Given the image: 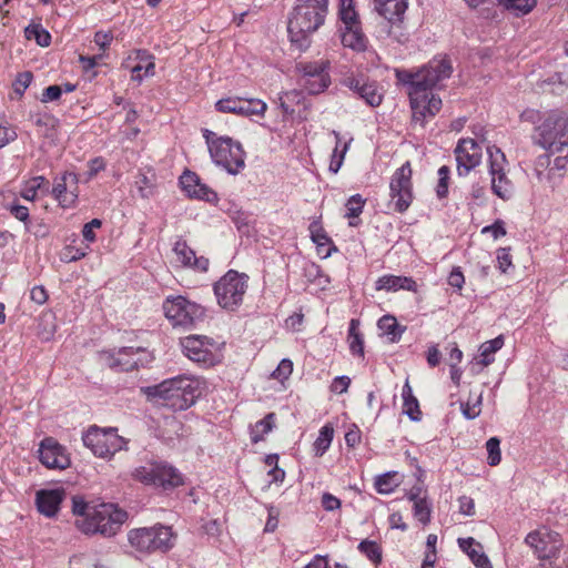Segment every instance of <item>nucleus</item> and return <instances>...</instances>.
<instances>
[{
	"label": "nucleus",
	"instance_id": "obj_1",
	"mask_svg": "<svg viewBox=\"0 0 568 568\" xmlns=\"http://www.w3.org/2000/svg\"><path fill=\"white\" fill-rule=\"evenodd\" d=\"M143 393L153 404L172 410L187 409L200 396L199 382L187 376L165 379L158 385L145 387Z\"/></svg>",
	"mask_w": 568,
	"mask_h": 568
},
{
	"label": "nucleus",
	"instance_id": "obj_2",
	"mask_svg": "<svg viewBox=\"0 0 568 568\" xmlns=\"http://www.w3.org/2000/svg\"><path fill=\"white\" fill-rule=\"evenodd\" d=\"M128 518L125 510L114 504H101L90 508L85 517L78 518L75 526L87 535L114 536Z\"/></svg>",
	"mask_w": 568,
	"mask_h": 568
},
{
	"label": "nucleus",
	"instance_id": "obj_3",
	"mask_svg": "<svg viewBox=\"0 0 568 568\" xmlns=\"http://www.w3.org/2000/svg\"><path fill=\"white\" fill-rule=\"evenodd\" d=\"M320 27V0H300L287 23L292 43L304 50L311 44L310 37Z\"/></svg>",
	"mask_w": 568,
	"mask_h": 568
},
{
	"label": "nucleus",
	"instance_id": "obj_4",
	"mask_svg": "<svg viewBox=\"0 0 568 568\" xmlns=\"http://www.w3.org/2000/svg\"><path fill=\"white\" fill-rule=\"evenodd\" d=\"M535 143L552 153H562L568 146V118L562 111H546L544 121L536 126Z\"/></svg>",
	"mask_w": 568,
	"mask_h": 568
},
{
	"label": "nucleus",
	"instance_id": "obj_5",
	"mask_svg": "<svg viewBox=\"0 0 568 568\" xmlns=\"http://www.w3.org/2000/svg\"><path fill=\"white\" fill-rule=\"evenodd\" d=\"M128 540L140 552H165L174 546L175 535L171 527L158 525L130 530Z\"/></svg>",
	"mask_w": 568,
	"mask_h": 568
},
{
	"label": "nucleus",
	"instance_id": "obj_6",
	"mask_svg": "<svg viewBox=\"0 0 568 568\" xmlns=\"http://www.w3.org/2000/svg\"><path fill=\"white\" fill-rule=\"evenodd\" d=\"M132 477L144 484L163 489H172L183 485L182 475L171 465L163 462H150L144 466L136 467Z\"/></svg>",
	"mask_w": 568,
	"mask_h": 568
},
{
	"label": "nucleus",
	"instance_id": "obj_7",
	"mask_svg": "<svg viewBox=\"0 0 568 568\" xmlns=\"http://www.w3.org/2000/svg\"><path fill=\"white\" fill-rule=\"evenodd\" d=\"M247 275L230 270L214 284V293L221 307L236 310L247 290Z\"/></svg>",
	"mask_w": 568,
	"mask_h": 568
},
{
	"label": "nucleus",
	"instance_id": "obj_8",
	"mask_svg": "<svg viewBox=\"0 0 568 568\" xmlns=\"http://www.w3.org/2000/svg\"><path fill=\"white\" fill-rule=\"evenodd\" d=\"M84 446L102 458L113 456L125 446V440L118 434L116 428H99L91 426L82 437Z\"/></svg>",
	"mask_w": 568,
	"mask_h": 568
},
{
	"label": "nucleus",
	"instance_id": "obj_9",
	"mask_svg": "<svg viewBox=\"0 0 568 568\" xmlns=\"http://www.w3.org/2000/svg\"><path fill=\"white\" fill-rule=\"evenodd\" d=\"M211 158L216 165L224 168L230 174H237L245 166V152L239 142L231 138H217L211 144Z\"/></svg>",
	"mask_w": 568,
	"mask_h": 568
},
{
	"label": "nucleus",
	"instance_id": "obj_10",
	"mask_svg": "<svg viewBox=\"0 0 568 568\" xmlns=\"http://www.w3.org/2000/svg\"><path fill=\"white\" fill-rule=\"evenodd\" d=\"M412 168L409 162L404 163L393 174L389 183L390 197L395 201V210L404 213L413 201Z\"/></svg>",
	"mask_w": 568,
	"mask_h": 568
},
{
	"label": "nucleus",
	"instance_id": "obj_11",
	"mask_svg": "<svg viewBox=\"0 0 568 568\" xmlns=\"http://www.w3.org/2000/svg\"><path fill=\"white\" fill-rule=\"evenodd\" d=\"M525 542L534 549V554L540 560L557 557L564 546L561 535L547 528L530 531Z\"/></svg>",
	"mask_w": 568,
	"mask_h": 568
},
{
	"label": "nucleus",
	"instance_id": "obj_12",
	"mask_svg": "<svg viewBox=\"0 0 568 568\" xmlns=\"http://www.w3.org/2000/svg\"><path fill=\"white\" fill-rule=\"evenodd\" d=\"M489 154V173L491 175V190L494 194L504 201L511 199L514 194V185L507 178L504 164L506 162L505 154L498 148H488Z\"/></svg>",
	"mask_w": 568,
	"mask_h": 568
},
{
	"label": "nucleus",
	"instance_id": "obj_13",
	"mask_svg": "<svg viewBox=\"0 0 568 568\" xmlns=\"http://www.w3.org/2000/svg\"><path fill=\"white\" fill-rule=\"evenodd\" d=\"M215 344L213 338L204 335H190L181 339V346L185 356L207 367L214 366L217 363V357L212 351Z\"/></svg>",
	"mask_w": 568,
	"mask_h": 568
},
{
	"label": "nucleus",
	"instance_id": "obj_14",
	"mask_svg": "<svg viewBox=\"0 0 568 568\" xmlns=\"http://www.w3.org/2000/svg\"><path fill=\"white\" fill-rule=\"evenodd\" d=\"M453 67L448 58H434L427 65L418 71L419 80L417 87H422V91H430L442 80L452 75Z\"/></svg>",
	"mask_w": 568,
	"mask_h": 568
},
{
	"label": "nucleus",
	"instance_id": "obj_15",
	"mask_svg": "<svg viewBox=\"0 0 568 568\" xmlns=\"http://www.w3.org/2000/svg\"><path fill=\"white\" fill-rule=\"evenodd\" d=\"M453 67L448 58H434L427 65L418 71L419 80L417 87H422V91H430L442 80L452 75Z\"/></svg>",
	"mask_w": 568,
	"mask_h": 568
},
{
	"label": "nucleus",
	"instance_id": "obj_16",
	"mask_svg": "<svg viewBox=\"0 0 568 568\" xmlns=\"http://www.w3.org/2000/svg\"><path fill=\"white\" fill-rule=\"evenodd\" d=\"M166 320H199L204 316V307L184 296H169L163 302Z\"/></svg>",
	"mask_w": 568,
	"mask_h": 568
},
{
	"label": "nucleus",
	"instance_id": "obj_17",
	"mask_svg": "<svg viewBox=\"0 0 568 568\" xmlns=\"http://www.w3.org/2000/svg\"><path fill=\"white\" fill-rule=\"evenodd\" d=\"M458 175H467L481 161V148L474 139H460L455 148Z\"/></svg>",
	"mask_w": 568,
	"mask_h": 568
},
{
	"label": "nucleus",
	"instance_id": "obj_18",
	"mask_svg": "<svg viewBox=\"0 0 568 568\" xmlns=\"http://www.w3.org/2000/svg\"><path fill=\"white\" fill-rule=\"evenodd\" d=\"M215 108L223 113H235L242 116L264 115L267 105L260 99L226 98L216 102Z\"/></svg>",
	"mask_w": 568,
	"mask_h": 568
},
{
	"label": "nucleus",
	"instance_id": "obj_19",
	"mask_svg": "<svg viewBox=\"0 0 568 568\" xmlns=\"http://www.w3.org/2000/svg\"><path fill=\"white\" fill-rule=\"evenodd\" d=\"M40 462L49 469H65L71 460L65 448L53 437H45L39 445Z\"/></svg>",
	"mask_w": 568,
	"mask_h": 568
},
{
	"label": "nucleus",
	"instance_id": "obj_20",
	"mask_svg": "<svg viewBox=\"0 0 568 568\" xmlns=\"http://www.w3.org/2000/svg\"><path fill=\"white\" fill-rule=\"evenodd\" d=\"M410 108L413 110V120L424 124L426 116H434L442 108V99L430 93V91L413 92Z\"/></svg>",
	"mask_w": 568,
	"mask_h": 568
},
{
	"label": "nucleus",
	"instance_id": "obj_21",
	"mask_svg": "<svg viewBox=\"0 0 568 568\" xmlns=\"http://www.w3.org/2000/svg\"><path fill=\"white\" fill-rule=\"evenodd\" d=\"M182 190L186 192L190 197L205 200L207 202L217 199L216 193L209 186L201 183L200 178L191 171H185L180 178Z\"/></svg>",
	"mask_w": 568,
	"mask_h": 568
},
{
	"label": "nucleus",
	"instance_id": "obj_22",
	"mask_svg": "<svg viewBox=\"0 0 568 568\" xmlns=\"http://www.w3.org/2000/svg\"><path fill=\"white\" fill-rule=\"evenodd\" d=\"M173 252L178 262L183 266L190 267L197 272H206L209 270V260L204 256L197 257L195 252L187 245L186 241L180 239L175 242Z\"/></svg>",
	"mask_w": 568,
	"mask_h": 568
},
{
	"label": "nucleus",
	"instance_id": "obj_23",
	"mask_svg": "<svg viewBox=\"0 0 568 568\" xmlns=\"http://www.w3.org/2000/svg\"><path fill=\"white\" fill-rule=\"evenodd\" d=\"M376 11L384 17L392 27L399 26L407 10V0H374Z\"/></svg>",
	"mask_w": 568,
	"mask_h": 568
},
{
	"label": "nucleus",
	"instance_id": "obj_24",
	"mask_svg": "<svg viewBox=\"0 0 568 568\" xmlns=\"http://www.w3.org/2000/svg\"><path fill=\"white\" fill-rule=\"evenodd\" d=\"M280 108L284 116L297 114L301 119H306L308 104L301 91L292 90L280 95Z\"/></svg>",
	"mask_w": 568,
	"mask_h": 568
},
{
	"label": "nucleus",
	"instance_id": "obj_25",
	"mask_svg": "<svg viewBox=\"0 0 568 568\" xmlns=\"http://www.w3.org/2000/svg\"><path fill=\"white\" fill-rule=\"evenodd\" d=\"M375 290L385 292H398L403 290L416 293L418 285L410 276L387 274L377 278Z\"/></svg>",
	"mask_w": 568,
	"mask_h": 568
},
{
	"label": "nucleus",
	"instance_id": "obj_26",
	"mask_svg": "<svg viewBox=\"0 0 568 568\" xmlns=\"http://www.w3.org/2000/svg\"><path fill=\"white\" fill-rule=\"evenodd\" d=\"M64 495L63 489L39 490L36 497L38 510L47 517L55 516Z\"/></svg>",
	"mask_w": 568,
	"mask_h": 568
},
{
	"label": "nucleus",
	"instance_id": "obj_27",
	"mask_svg": "<svg viewBox=\"0 0 568 568\" xmlns=\"http://www.w3.org/2000/svg\"><path fill=\"white\" fill-rule=\"evenodd\" d=\"M344 84L358 94L359 98L371 106H377L382 102V95L377 92L374 82L365 81L363 78H347Z\"/></svg>",
	"mask_w": 568,
	"mask_h": 568
},
{
	"label": "nucleus",
	"instance_id": "obj_28",
	"mask_svg": "<svg viewBox=\"0 0 568 568\" xmlns=\"http://www.w3.org/2000/svg\"><path fill=\"white\" fill-rule=\"evenodd\" d=\"M297 70L302 72L300 84L308 94L320 93V65L317 63H298Z\"/></svg>",
	"mask_w": 568,
	"mask_h": 568
},
{
	"label": "nucleus",
	"instance_id": "obj_29",
	"mask_svg": "<svg viewBox=\"0 0 568 568\" xmlns=\"http://www.w3.org/2000/svg\"><path fill=\"white\" fill-rule=\"evenodd\" d=\"M71 180L73 183L78 182V176L74 173L65 172L60 179L55 180L51 193L62 207L71 206L77 199L73 192H67V183Z\"/></svg>",
	"mask_w": 568,
	"mask_h": 568
},
{
	"label": "nucleus",
	"instance_id": "obj_30",
	"mask_svg": "<svg viewBox=\"0 0 568 568\" xmlns=\"http://www.w3.org/2000/svg\"><path fill=\"white\" fill-rule=\"evenodd\" d=\"M341 41L344 47L357 52H364L368 42L359 24L345 27L341 34Z\"/></svg>",
	"mask_w": 568,
	"mask_h": 568
},
{
	"label": "nucleus",
	"instance_id": "obj_31",
	"mask_svg": "<svg viewBox=\"0 0 568 568\" xmlns=\"http://www.w3.org/2000/svg\"><path fill=\"white\" fill-rule=\"evenodd\" d=\"M505 344L504 335H498L497 337L484 342L479 346V359L477 362L478 365L483 367H487L495 362V353L498 352Z\"/></svg>",
	"mask_w": 568,
	"mask_h": 568
},
{
	"label": "nucleus",
	"instance_id": "obj_32",
	"mask_svg": "<svg viewBox=\"0 0 568 568\" xmlns=\"http://www.w3.org/2000/svg\"><path fill=\"white\" fill-rule=\"evenodd\" d=\"M50 183L49 181L42 176L38 175L24 183L23 189L21 190V196L28 201H34L38 196V192L40 191L42 194L49 193Z\"/></svg>",
	"mask_w": 568,
	"mask_h": 568
},
{
	"label": "nucleus",
	"instance_id": "obj_33",
	"mask_svg": "<svg viewBox=\"0 0 568 568\" xmlns=\"http://www.w3.org/2000/svg\"><path fill=\"white\" fill-rule=\"evenodd\" d=\"M400 476L397 471L390 470L375 477L374 487L378 494L388 495L400 485Z\"/></svg>",
	"mask_w": 568,
	"mask_h": 568
},
{
	"label": "nucleus",
	"instance_id": "obj_34",
	"mask_svg": "<svg viewBox=\"0 0 568 568\" xmlns=\"http://www.w3.org/2000/svg\"><path fill=\"white\" fill-rule=\"evenodd\" d=\"M361 322H349L347 343L353 356L364 357V334L359 331Z\"/></svg>",
	"mask_w": 568,
	"mask_h": 568
},
{
	"label": "nucleus",
	"instance_id": "obj_35",
	"mask_svg": "<svg viewBox=\"0 0 568 568\" xmlns=\"http://www.w3.org/2000/svg\"><path fill=\"white\" fill-rule=\"evenodd\" d=\"M357 550L375 566H379L383 561L382 546L375 540H361Z\"/></svg>",
	"mask_w": 568,
	"mask_h": 568
},
{
	"label": "nucleus",
	"instance_id": "obj_36",
	"mask_svg": "<svg viewBox=\"0 0 568 568\" xmlns=\"http://www.w3.org/2000/svg\"><path fill=\"white\" fill-rule=\"evenodd\" d=\"M275 425V413H268L263 419L256 422L251 426V440L256 444L264 439V436L268 434Z\"/></svg>",
	"mask_w": 568,
	"mask_h": 568
},
{
	"label": "nucleus",
	"instance_id": "obj_37",
	"mask_svg": "<svg viewBox=\"0 0 568 568\" xmlns=\"http://www.w3.org/2000/svg\"><path fill=\"white\" fill-rule=\"evenodd\" d=\"M506 10L516 17L528 14L537 4V0H497Z\"/></svg>",
	"mask_w": 568,
	"mask_h": 568
},
{
	"label": "nucleus",
	"instance_id": "obj_38",
	"mask_svg": "<svg viewBox=\"0 0 568 568\" xmlns=\"http://www.w3.org/2000/svg\"><path fill=\"white\" fill-rule=\"evenodd\" d=\"M333 133H334V135L336 138V145H335V149H334L333 154H332V159H331V163H329L328 170L332 173H337L338 170L341 169L342 164H343L345 153H346V151L348 149V143L344 142L342 149H339V146L342 144L339 133L336 132V131H333Z\"/></svg>",
	"mask_w": 568,
	"mask_h": 568
},
{
	"label": "nucleus",
	"instance_id": "obj_39",
	"mask_svg": "<svg viewBox=\"0 0 568 568\" xmlns=\"http://www.w3.org/2000/svg\"><path fill=\"white\" fill-rule=\"evenodd\" d=\"M365 205V199L362 197L361 194L352 195L347 203H346V214L345 216L351 219L349 225L351 226H357L358 222L353 221L354 219H357L364 209Z\"/></svg>",
	"mask_w": 568,
	"mask_h": 568
},
{
	"label": "nucleus",
	"instance_id": "obj_40",
	"mask_svg": "<svg viewBox=\"0 0 568 568\" xmlns=\"http://www.w3.org/2000/svg\"><path fill=\"white\" fill-rule=\"evenodd\" d=\"M395 75H396V79L398 80V82L408 85L409 101L412 100L413 92H415V91L418 93L423 92L422 87H417V84H416V82L420 81L418 72L413 73L407 70L396 69Z\"/></svg>",
	"mask_w": 568,
	"mask_h": 568
},
{
	"label": "nucleus",
	"instance_id": "obj_41",
	"mask_svg": "<svg viewBox=\"0 0 568 568\" xmlns=\"http://www.w3.org/2000/svg\"><path fill=\"white\" fill-rule=\"evenodd\" d=\"M413 514L423 525L429 524L432 518V503L428 498L416 500L413 506Z\"/></svg>",
	"mask_w": 568,
	"mask_h": 568
},
{
	"label": "nucleus",
	"instance_id": "obj_42",
	"mask_svg": "<svg viewBox=\"0 0 568 568\" xmlns=\"http://www.w3.org/2000/svg\"><path fill=\"white\" fill-rule=\"evenodd\" d=\"M26 38L34 39L41 47H48L51 42L50 33L44 30L40 24H30L24 30Z\"/></svg>",
	"mask_w": 568,
	"mask_h": 568
},
{
	"label": "nucleus",
	"instance_id": "obj_43",
	"mask_svg": "<svg viewBox=\"0 0 568 568\" xmlns=\"http://www.w3.org/2000/svg\"><path fill=\"white\" fill-rule=\"evenodd\" d=\"M339 16L345 27L359 24L358 14L354 9L353 0H341Z\"/></svg>",
	"mask_w": 568,
	"mask_h": 568
},
{
	"label": "nucleus",
	"instance_id": "obj_44",
	"mask_svg": "<svg viewBox=\"0 0 568 568\" xmlns=\"http://www.w3.org/2000/svg\"><path fill=\"white\" fill-rule=\"evenodd\" d=\"M500 440L497 437H490L486 442V449L488 453L487 463L490 466H497L501 460Z\"/></svg>",
	"mask_w": 568,
	"mask_h": 568
},
{
	"label": "nucleus",
	"instance_id": "obj_45",
	"mask_svg": "<svg viewBox=\"0 0 568 568\" xmlns=\"http://www.w3.org/2000/svg\"><path fill=\"white\" fill-rule=\"evenodd\" d=\"M387 322H377L378 327L385 331L390 343H396L400 339L403 333L406 331V326L400 325L398 322H393L386 325Z\"/></svg>",
	"mask_w": 568,
	"mask_h": 568
},
{
	"label": "nucleus",
	"instance_id": "obj_46",
	"mask_svg": "<svg viewBox=\"0 0 568 568\" xmlns=\"http://www.w3.org/2000/svg\"><path fill=\"white\" fill-rule=\"evenodd\" d=\"M545 116L546 112H541L532 108H527L520 113L519 120L521 123L534 125V129L536 130V126L544 121Z\"/></svg>",
	"mask_w": 568,
	"mask_h": 568
},
{
	"label": "nucleus",
	"instance_id": "obj_47",
	"mask_svg": "<svg viewBox=\"0 0 568 568\" xmlns=\"http://www.w3.org/2000/svg\"><path fill=\"white\" fill-rule=\"evenodd\" d=\"M403 413L413 422H419L423 417V413L419 408V402L416 397L403 402Z\"/></svg>",
	"mask_w": 568,
	"mask_h": 568
},
{
	"label": "nucleus",
	"instance_id": "obj_48",
	"mask_svg": "<svg viewBox=\"0 0 568 568\" xmlns=\"http://www.w3.org/2000/svg\"><path fill=\"white\" fill-rule=\"evenodd\" d=\"M292 372H293V363L290 359L284 358L281 361V363L278 364L276 369L272 373V377L275 379H278L281 382H284L285 379H287L290 377Z\"/></svg>",
	"mask_w": 568,
	"mask_h": 568
},
{
	"label": "nucleus",
	"instance_id": "obj_49",
	"mask_svg": "<svg viewBox=\"0 0 568 568\" xmlns=\"http://www.w3.org/2000/svg\"><path fill=\"white\" fill-rule=\"evenodd\" d=\"M33 75L30 71L21 72L17 75L16 81L13 82V90L20 97L23 94L26 89L32 82Z\"/></svg>",
	"mask_w": 568,
	"mask_h": 568
},
{
	"label": "nucleus",
	"instance_id": "obj_50",
	"mask_svg": "<svg viewBox=\"0 0 568 568\" xmlns=\"http://www.w3.org/2000/svg\"><path fill=\"white\" fill-rule=\"evenodd\" d=\"M480 404H481V393L478 394L475 403L471 406H470L469 402L462 403L460 408H462V413H463L464 417L467 419H475L480 414V409L478 408L480 406Z\"/></svg>",
	"mask_w": 568,
	"mask_h": 568
},
{
	"label": "nucleus",
	"instance_id": "obj_51",
	"mask_svg": "<svg viewBox=\"0 0 568 568\" xmlns=\"http://www.w3.org/2000/svg\"><path fill=\"white\" fill-rule=\"evenodd\" d=\"M468 557L476 568H493V565L486 554L477 549H470Z\"/></svg>",
	"mask_w": 568,
	"mask_h": 568
},
{
	"label": "nucleus",
	"instance_id": "obj_52",
	"mask_svg": "<svg viewBox=\"0 0 568 568\" xmlns=\"http://www.w3.org/2000/svg\"><path fill=\"white\" fill-rule=\"evenodd\" d=\"M55 332L54 322H39L36 333L41 341H50Z\"/></svg>",
	"mask_w": 568,
	"mask_h": 568
},
{
	"label": "nucleus",
	"instance_id": "obj_53",
	"mask_svg": "<svg viewBox=\"0 0 568 568\" xmlns=\"http://www.w3.org/2000/svg\"><path fill=\"white\" fill-rule=\"evenodd\" d=\"M351 385V378L346 375L336 376L329 385V390L334 394H344Z\"/></svg>",
	"mask_w": 568,
	"mask_h": 568
},
{
	"label": "nucleus",
	"instance_id": "obj_54",
	"mask_svg": "<svg viewBox=\"0 0 568 568\" xmlns=\"http://www.w3.org/2000/svg\"><path fill=\"white\" fill-rule=\"evenodd\" d=\"M497 261L499 270L503 273H506L509 267H511V255H510V247H501L498 250L497 254Z\"/></svg>",
	"mask_w": 568,
	"mask_h": 568
},
{
	"label": "nucleus",
	"instance_id": "obj_55",
	"mask_svg": "<svg viewBox=\"0 0 568 568\" xmlns=\"http://www.w3.org/2000/svg\"><path fill=\"white\" fill-rule=\"evenodd\" d=\"M342 506V501L336 496L332 495L331 493H323L322 494V508H324L327 511H334L338 510Z\"/></svg>",
	"mask_w": 568,
	"mask_h": 568
},
{
	"label": "nucleus",
	"instance_id": "obj_56",
	"mask_svg": "<svg viewBox=\"0 0 568 568\" xmlns=\"http://www.w3.org/2000/svg\"><path fill=\"white\" fill-rule=\"evenodd\" d=\"M62 94V87L61 85H50L48 87L47 89L43 90L42 92V95H41V102L42 103H48V102H51V101H57L60 99Z\"/></svg>",
	"mask_w": 568,
	"mask_h": 568
},
{
	"label": "nucleus",
	"instance_id": "obj_57",
	"mask_svg": "<svg viewBox=\"0 0 568 568\" xmlns=\"http://www.w3.org/2000/svg\"><path fill=\"white\" fill-rule=\"evenodd\" d=\"M459 513L465 516L475 515V501L471 497L463 495L458 498Z\"/></svg>",
	"mask_w": 568,
	"mask_h": 568
},
{
	"label": "nucleus",
	"instance_id": "obj_58",
	"mask_svg": "<svg viewBox=\"0 0 568 568\" xmlns=\"http://www.w3.org/2000/svg\"><path fill=\"white\" fill-rule=\"evenodd\" d=\"M464 283H465V277H464V274H463L460 267L459 266L453 267V270H452V272L449 273V276H448V284L452 287H455L457 290H462Z\"/></svg>",
	"mask_w": 568,
	"mask_h": 568
},
{
	"label": "nucleus",
	"instance_id": "obj_59",
	"mask_svg": "<svg viewBox=\"0 0 568 568\" xmlns=\"http://www.w3.org/2000/svg\"><path fill=\"white\" fill-rule=\"evenodd\" d=\"M481 232L491 233L494 239L505 236L507 233L503 220H496L491 225L485 226Z\"/></svg>",
	"mask_w": 568,
	"mask_h": 568
},
{
	"label": "nucleus",
	"instance_id": "obj_60",
	"mask_svg": "<svg viewBox=\"0 0 568 568\" xmlns=\"http://www.w3.org/2000/svg\"><path fill=\"white\" fill-rule=\"evenodd\" d=\"M10 213L19 221L23 222L26 225V229L28 227L29 222V209L27 206L20 205V204H13L10 206Z\"/></svg>",
	"mask_w": 568,
	"mask_h": 568
},
{
	"label": "nucleus",
	"instance_id": "obj_61",
	"mask_svg": "<svg viewBox=\"0 0 568 568\" xmlns=\"http://www.w3.org/2000/svg\"><path fill=\"white\" fill-rule=\"evenodd\" d=\"M102 222L99 219H93L89 223H85L82 229V235L84 240L93 242L95 240L94 229L101 227Z\"/></svg>",
	"mask_w": 568,
	"mask_h": 568
},
{
	"label": "nucleus",
	"instance_id": "obj_62",
	"mask_svg": "<svg viewBox=\"0 0 568 568\" xmlns=\"http://www.w3.org/2000/svg\"><path fill=\"white\" fill-rule=\"evenodd\" d=\"M18 134L13 128L0 124V149L14 141Z\"/></svg>",
	"mask_w": 568,
	"mask_h": 568
},
{
	"label": "nucleus",
	"instance_id": "obj_63",
	"mask_svg": "<svg viewBox=\"0 0 568 568\" xmlns=\"http://www.w3.org/2000/svg\"><path fill=\"white\" fill-rule=\"evenodd\" d=\"M85 255L87 253L83 250L75 248L74 246H67L63 252L62 261L75 262Z\"/></svg>",
	"mask_w": 568,
	"mask_h": 568
},
{
	"label": "nucleus",
	"instance_id": "obj_64",
	"mask_svg": "<svg viewBox=\"0 0 568 568\" xmlns=\"http://www.w3.org/2000/svg\"><path fill=\"white\" fill-rule=\"evenodd\" d=\"M113 40V34L111 31L103 32L98 31L94 34V42L99 45V48L104 52Z\"/></svg>",
	"mask_w": 568,
	"mask_h": 568
}]
</instances>
